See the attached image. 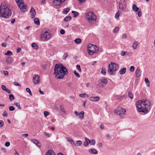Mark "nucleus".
<instances>
[{"label":"nucleus","mask_w":155,"mask_h":155,"mask_svg":"<svg viewBox=\"0 0 155 155\" xmlns=\"http://www.w3.org/2000/svg\"><path fill=\"white\" fill-rule=\"evenodd\" d=\"M137 110L139 112L147 114L151 108V104L148 100L145 99L137 101L136 104Z\"/></svg>","instance_id":"f257e3e1"},{"label":"nucleus","mask_w":155,"mask_h":155,"mask_svg":"<svg viewBox=\"0 0 155 155\" xmlns=\"http://www.w3.org/2000/svg\"><path fill=\"white\" fill-rule=\"evenodd\" d=\"M68 71L65 67L61 64H56L55 65L54 74L58 79L63 78L64 75L68 74Z\"/></svg>","instance_id":"f03ea898"},{"label":"nucleus","mask_w":155,"mask_h":155,"mask_svg":"<svg viewBox=\"0 0 155 155\" xmlns=\"http://www.w3.org/2000/svg\"><path fill=\"white\" fill-rule=\"evenodd\" d=\"M0 15L5 18H7L12 15L11 12L4 3H2L0 7Z\"/></svg>","instance_id":"7ed1b4c3"},{"label":"nucleus","mask_w":155,"mask_h":155,"mask_svg":"<svg viewBox=\"0 0 155 155\" xmlns=\"http://www.w3.org/2000/svg\"><path fill=\"white\" fill-rule=\"evenodd\" d=\"M118 65L116 63L111 62L109 65L108 71L111 75H114L115 72L118 69Z\"/></svg>","instance_id":"20e7f679"},{"label":"nucleus","mask_w":155,"mask_h":155,"mask_svg":"<svg viewBox=\"0 0 155 155\" xmlns=\"http://www.w3.org/2000/svg\"><path fill=\"white\" fill-rule=\"evenodd\" d=\"M85 17L89 22L93 21H95L97 19V16L93 12H87L85 13Z\"/></svg>","instance_id":"39448f33"},{"label":"nucleus","mask_w":155,"mask_h":155,"mask_svg":"<svg viewBox=\"0 0 155 155\" xmlns=\"http://www.w3.org/2000/svg\"><path fill=\"white\" fill-rule=\"evenodd\" d=\"M51 34L47 31L43 32L41 34L40 38L41 41H48L50 38Z\"/></svg>","instance_id":"423d86ee"},{"label":"nucleus","mask_w":155,"mask_h":155,"mask_svg":"<svg viewBox=\"0 0 155 155\" xmlns=\"http://www.w3.org/2000/svg\"><path fill=\"white\" fill-rule=\"evenodd\" d=\"M126 110L122 107H118L115 110L114 113L117 115H119L120 117H122L123 115L125 114Z\"/></svg>","instance_id":"0eeeda50"},{"label":"nucleus","mask_w":155,"mask_h":155,"mask_svg":"<svg viewBox=\"0 0 155 155\" xmlns=\"http://www.w3.org/2000/svg\"><path fill=\"white\" fill-rule=\"evenodd\" d=\"M98 82L100 87L103 88L107 84V80L105 78H103L99 80Z\"/></svg>","instance_id":"6e6552de"},{"label":"nucleus","mask_w":155,"mask_h":155,"mask_svg":"<svg viewBox=\"0 0 155 155\" xmlns=\"http://www.w3.org/2000/svg\"><path fill=\"white\" fill-rule=\"evenodd\" d=\"M126 5V3L125 0H120L119 4V9L124 12V9L125 8Z\"/></svg>","instance_id":"1a4fd4ad"},{"label":"nucleus","mask_w":155,"mask_h":155,"mask_svg":"<svg viewBox=\"0 0 155 155\" xmlns=\"http://www.w3.org/2000/svg\"><path fill=\"white\" fill-rule=\"evenodd\" d=\"M40 81V76L38 75L35 74L33 78V81L34 84H38Z\"/></svg>","instance_id":"9d476101"},{"label":"nucleus","mask_w":155,"mask_h":155,"mask_svg":"<svg viewBox=\"0 0 155 155\" xmlns=\"http://www.w3.org/2000/svg\"><path fill=\"white\" fill-rule=\"evenodd\" d=\"M18 6L22 12L24 11L26 9V6L25 5L23 2H20L19 4H18Z\"/></svg>","instance_id":"9b49d317"},{"label":"nucleus","mask_w":155,"mask_h":155,"mask_svg":"<svg viewBox=\"0 0 155 155\" xmlns=\"http://www.w3.org/2000/svg\"><path fill=\"white\" fill-rule=\"evenodd\" d=\"M141 71L139 68H138L135 71V76L137 78H138L141 75Z\"/></svg>","instance_id":"f8f14e48"},{"label":"nucleus","mask_w":155,"mask_h":155,"mask_svg":"<svg viewBox=\"0 0 155 155\" xmlns=\"http://www.w3.org/2000/svg\"><path fill=\"white\" fill-rule=\"evenodd\" d=\"M31 13V18H33L35 17L36 12L35 9L33 8H31L30 11Z\"/></svg>","instance_id":"ddd939ff"},{"label":"nucleus","mask_w":155,"mask_h":155,"mask_svg":"<svg viewBox=\"0 0 155 155\" xmlns=\"http://www.w3.org/2000/svg\"><path fill=\"white\" fill-rule=\"evenodd\" d=\"M100 98L98 96H96L95 97H91L89 98V100L93 102L97 101L99 100Z\"/></svg>","instance_id":"4468645a"},{"label":"nucleus","mask_w":155,"mask_h":155,"mask_svg":"<svg viewBox=\"0 0 155 155\" xmlns=\"http://www.w3.org/2000/svg\"><path fill=\"white\" fill-rule=\"evenodd\" d=\"M66 139L67 140L71 142V144L73 146H76V144L74 140L71 138L68 137H66Z\"/></svg>","instance_id":"2eb2a0df"},{"label":"nucleus","mask_w":155,"mask_h":155,"mask_svg":"<svg viewBox=\"0 0 155 155\" xmlns=\"http://www.w3.org/2000/svg\"><path fill=\"white\" fill-rule=\"evenodd\" d=\"M85 141L84 142L83 145L85 147H87L90 143L91 140L87 138H85Z\"/></svg>","instance_id":"dca6fc26"},{"label":"nucleus","mask_w":155,"mask_h":155,"mask_svg":"<svg viewBox=\"0 0 155 155\" xmlns=\"http://www.w3.org/2000/svg\"><path fill=\"white\" fill-rule=\"evenodd\" d=\"M13 59L12 57H8L6 60V62L8 64H10L13 62Z\"/></svg>","instance_id":"f3484780"},{"label":"nucleus","mask_w":155,"mask_h":155,"mask_svg":"<svg viewBox=\"0 0 155 155\" xmlns=\"http://www.w3.org/2000/svg\"><path fill=\"white\" fill-rule=\"evenodd\" d=\"M88 152L90 153L93 154H97L98 153L97 151L94 149H91L89 150Z\"/></svg>","instance_id":"a211bd4d"},{"label":"nucleus","mask_w":155,"mask_h":155,"mask_svg":"<svg viewBox=\"0 0 155 155\" xmlns=\"http://www.w3.org/2000/svg\"><path fill=\"white\" fill-rule=\"evenodd\" d=\"M45 155H55L54 152L51 150H48L45 154Z\"/></svg>","instance_id":"6ab92c4d"},{"label":"nucleus","mask_w":155,"mask_h":155,"mask_svg":"<svg viewBox=\"0 0 155 155\" xmlns=\"http://www.w3.org/2000/svg\"><path fill=\"white\" fill-rule=\"evenodd\" d=\"M31 141L33 142L34 143L37 145L38 147H40V145H38L40 143L39 141L37 140L33 139L31 140Z\"/></svg>","instance_id":"aec40b11"},{"label":"nucleus","mask_w":155,"mask_h":155,"mask_svg":"<svg viewBox=\"0 0 155 155\" xmlns=\"http://www.w3.org/2000/svg\"><path fill=\"white\" fill-rule=\"evenodd\" d=\"M126 68H123L120 70L119 72L120 74H123L126 73Z\"/></svg>","instance_id":"412c9836"},{"label":"nucleus","mask_w":155,"mask_h":155,"mask_svg":"<svg viewBox=\"0 0 155 155\" xmlns=\"http://www.w3.org/2000/svg\"><path fill=\"white\" fill-rule=\"evenodd\" d=\"M54 4L55 5H59L61 3L60 0H54Z\"/></svg>","instance_id":"4be33fe9"},{"label":"nucleus","mask_w":155,"mask_h":155,"mask_svg":"<svg viewBox=\"0 0 155 155\" xmlns=\"http://www.w3.org/2000/svg\"><path fill=\"white\" fill-rule=\"evenodd\" d=\"M84 112L83 111H81L79 114L78 116H79V118L81 120H82L84 119Z\"/></svg>","instance_id":"5701e85b"},{"label":"nucleus","mask_w":155,"mask_h":155,"mask_svg":"<svg viewBox=\"0 0 155 155\" xmlns=\"http://www.w3.org/2000/svg\"><path fill=\"white\" fill-rule=\"evenodd\" d=\"M132 10L134 12H137L138 11L139 8L137 7L135 4H133L132 6Z\"/></svg>","instance_id":"b1692460"},{"label":"nucleus","mask_w":155,"mask_h":155,"mask_svg":"<svg viewBox=\"0 0 155 155\" xmlns=\"http://www.w3.org/2000/svg\"><path fill=\"white\" fill-rule=\"evenodd\" d=\"M87 50L89 54L91 55H92L95 53L94 50H91L89 48H87Z\"/></svg>","instance_id":"393cba45"},{"label":"nucleus","mask_w":155,"mask_h":155,"mask_svg":"<svg viewBox=\"0 0 155 155\" xmlns=\"http://www.w3.org/2000/svg\"><path fill=\"white\" fill-rule=\"evenodd\" d=\"M32 47L34 49L37 50L38 49V45L35 43H33L31 44Z\"/></svg>","instance_id":"a878e982"},{"label":"nucleus","mask_w":155,"mask_h":155,"mask_svg":"<svg viewBox=\"0 0 155 155\" xmlns=\"http://www.w3.org/2000/svg\"><path fill=\"white\" fill-rule=\"evenodd\" d=\"M138 45V43L137 42H134L132 45V48L134 49H136Z\"/></svg>","instance_id":"bb28decb"},{"label":"nucleus","mask_w":155,"mask_h":155,"mask_svg":"<svg viewBox=\"0 0 155 155\" xmlns=\"http://www.w3.org/2000/svg\"><path fill=\"white\" fill-rule=\"evenodd\" d=\"M34 23L37 25H40V21L39 19L38 18H36L34 19Z\"/></svg>","instance_id":"cd10ccee"},{"label":"nucleus","mask_w":155,"mask_h":155,"mask_svg":"<svg viewBox=\"0 0 155 155\" xmlns=\"http://www.w3.org/2000/svg\"><path fill=\"white\" fill-rule=\"evenodd\" d=\"M71 17L69 16H66L64 19L65 21H68L71 19Z\"/></svg>","instance_id":"c85d7f7f"},{"label":"nucleus","mask_w":155,"mask_h":155,"mask_svg":"<svg viewBox=\"0 0 155 155\" xmlns=\"http://www.w3.org/2000/svg\"><path fill=\"white\" fill-rule=\"evenodd\" d=\"M145 81L146 83V84L148 87L150 86V82L148 80V78H145Z\"/></svg>","instance_id":"c756f323"},{"label":"nucleus","mask_w":155,"mask_h":155,"mask_svg":"<svg viewBox=\"0 0 155 155\" xmlns=\"http://www.w3.org/2000/svg\"><path fill=\"white\" fill-rule=\"evenodd\" d=\"M72 13L73 15V16L74 18H76L77 17L78 15V13L76 11H72Z\"/></svg>","instance_id":"7c9ffc66"},{"label":"nucleus","mask_w":155,"mask_h":155,"mask_svg":"<svg viewBox=\"0 0 155 155\" xmlns=\"http://www.w3.org/2000/svg\"><path fill=\"white\" fill-rule=\"evenodd\" d=\"M75 42L77 44L80 43L81 42V39L80 38H76L74 40Z\"/></svg>","instance_id":"2f4dec72"},{"label":"nucleus","mask_w":155,"mask_h":155,"mask_svg":"<svg viewBox=\"0 0 155 155\" xmlns=\"http://www.w3.org/2000/svg\"><path fill=\"white\" fill-rule=\"evenodd\" d=\"M9 99L11 101H12L15 99V97L12 94H10L9 95Z\"/></svg>","instance_id":"473e14b6"},{"label":"nucleus","mask_w":155,"mask_h":155,"mask_svg":"<svg viewBox=\"0 0 155 155\" xmlns=\"http://www.w3.org/2000/svg\"><path fill=\"white\" fill-rule=\"evenodd\" d=\"M14 105L16 106L19 109H21V107L20 106V104L18 102H15Z\"/></svg>","instance_id":"72a5a7b5"},{"label":"nucleus","mask_w":155,"mask_h":155,"mask_svg":"<svg viewBox=\"0 0 155 155\" xmlns=\"http://www.w3.org/2000/svg\"><path fill=\"white\" fill-rule=\"evenodd\" d=\"M12 51H7L6 53H5V55H12Z\"/></svg>","instance_id":"f704fd0d"},{"label":"nucleus","mask_w":155,"mask_h":155,"mask_svg":"<svg viewBox=\"0 0 155 155\" xmlns=\"http://www.w3.org/2000/svg\"><path fill=\"white\" fill-rule=\"evenodd\" d=\"M26 90L27 92H28L29 93V94L30 96H32V93L31 92L30 88H27L26 89Z\"/></svg>","instance_id":"c9c22d12"},{"label":"nucleus","mask_w":155,"mask_h":155,"mask_svg":"<svg viewBox=\"0 0 155 155\" xmlns=\"http://www.w3.org/2000/svg\"><path fill=\"white\" fill-rule=\"evenodd\" d=\"M93 47H94V52H97L98 50L99 49H98V48L96 46V45H95V46H93Z\"/></svg>","instance_id":"e433bc0d"},{"label":"nucleus","mask_w":155,"mask_h":155,"mask_svg":"<svg viewBox=\"0 0 155 155\" xmlns=\"http://www.w3.org/2000/svg\"><path fill=\"white\" fill-rule=\"evenodd\" d=\"M119 30V28L118 27H116L113 30V32L114 33L118 32Z\"/></svg>","instance_id":"4c0bfd02"},{"label":"nucleus","mask_w":155,"mask_h":155,"mask_svg":"<svg viewBox=\"0 0 155 155\" xmlns=\"http://www.w3.org/2000/svg\"><path fill=\"white\" fill-rule=\"evenodd\" d=\"M74 73L75 75L78 78H79L80 77V75L79 74L78 72H77L75 70L74 71Z\"/></svg>","instance_id":"58836bf2"},{"label":"nucleus","mask_w":155,"mask_h":155,"mask_svg":"<svg viewBox=\"0 0 155 155\" xmlns=\"http://www.w3.org/2000/svg\"><path fill=\"white\" fill-rule=\"evenodd\" d=\"M70 9L69 8H67L66 9L63 11V13L64 14H67L69 12Z\"/></svg>","instance_id":"ea45409f"},{"label":"nucleus","mask_w":155,"mask_h":155,"mask_svg":"<svg viewBox=\"0 0 155 155\" xmlns=\"http://www.w3.org/2000/svg\"><path fill=\"white\" fill-rule=\"evenodd\" d=\"M101 73L104 75L106 74V71L104 68H102L101 71Z\"/></svg>","instance_id":"a19ab883"},{"label":"nucleus","mask_w":155,"mask_h":155,"mask_svg":"<svg viewBox=\"0 0 155 155\" xmlns=\"http://www.w3.org/2000/svg\"><path fill=\"white\" fill-rule=\"evenodd\" d=\"M95 141L93 139V140H91V142H90V144L91 145H94L95 144Z\"/></svg>","instance_id":"79ce46f5"},{"label":"nucleus","mask_w":155,"mask_h":155,"mask_svg":"<svg viewBox=\"0 0 155 155\" xmlns=\"http://www.w3.org/2000/svg\"><path fill=\"white\" fill-rule=\"evenodd\" d=\"M76 144L78 146H80L82 144V143L81 141L78 140L76 142Z\"/></svg>","instance_id":"37998d69"},{"label":"nucleus","mask_w":155,"mask_h":155,"mask_svg":"<svg viewBox=\"0 0 155 155\" xmlns=\"http://www.w3.org/2000/svg\"><path fill=\"white\" fill-rule=\"evenodd\" d=\"M9 110L11 111L14 110H15L14 107L12 106H9Z\"/></svg>","instance_id":"c03bdc74"},{"label":"nucleus","mask_w":155,"mask_h":155,"mask_svg":"<svg viewBox=\"0 0 155 155\" xmlns=\"http://www.w3.org/2000/svg\"><path fill=\"white\" fill-rule=\"evenodd\" d=\"M76 68L78 70L79 72H81V67L80 65H76Z\"/></svg>","instance_id":"a18cd8bd"},{"label":"nucleus","mask_w":155,"mask_h":155,"mask_svg":"<svg viewBox=\"0 0 155 155\" xmlns=\"http://www.w3.org/2000/svg\"><path fill=\"white\" fill-rule=\"evenodd\" d=\"M128 96L130 98L132 99L133 98L134 96L132 93L130 92H129L128 93Z\"/></svg>","instance_id":"49530a36"},{"label":"nucleus","mask_w":155,"mask_h":155,"mask_svg":"<svg viewBox=\"0 0 155 155\" xmlns=\"http://www.w3.org/2000/svg\"><path fill=\"white\" fill-rule=\"evenodd\" d=\"M68 56V54L67 53H65L63 56V59H65Z\"/></svg>","instance_id":"de8ad7c7"},{"label":"nucleus","mask_w":155,"mask_h":155,"mask_svg":"<svg viewBox=\"0 0 155 155\" xmlns=\"http://www.w3.org/2000/svg\"><path fill=\"white\" fill-rule=\"evenodd\" d=\"M4 125V123L3 120H0V127H1L3 126Z\"/></svg>","instance_id":"09e8293b"},{"label":"nucleus","mask_w":155,"mask_h":155,"mask_svg":"<svg viewBox=\"0 0 155 155\" xmlns=\"http://www.w3.org/2000/svg\"><path fill=\"white\" fill-rule=\"evenodd\" d=\"M134 70V67L133 66H131L130 67V71L131 72H133Z\"/></svg>","instance_id":"8fccbe9b"},{"label":"nucleus","mask_w":155,"mask_h":155,"mask_svg":"<svg viewBox=\"0 0 155 155\" xmlns=\"http://www.w3.org/2000/svg\"><path fill=\"white\" fill-rule=\"evenodd\" d=\"M49 114V113L48 112L45 111L44 112V115L45 117H46Z\"/></svg>","instance_id":"3c124183"},{"label":"nucleus","mask_w":155,"mask_h":155,"mask_svg":"<svg viewBox=\"0 0 155 155\" xmlns=\"http://www.w3.org/2000/svg\"><path fill=\"white\" fill-rule=\"evenodd\" d=\"M90 46H89L88 48H89V49H91V50H94V47H93V46H95V45H93V44H90Z\"/></svg>","instance_id":"603ef678"},{"label":"nucleus","mask_w":155,"mask_h":155,"mask_svg":"<svg viewBox=\"0 0 155 155\" xmlns=\"http://www.w3.org/2000/svg\"><path fill=\"white\" fill-rule=\"evenodd\" d=\"M138 16L139 17H140L142 15V12L140 11H140H138Z\"/></svg>","instance_id":"864d4df0"},{"label":"nucleus","mask_w":155,"mask_h":155,"mask_svg":"<svg viewBox=\"0 0 155 155\" xmlns=\"http://www.w3.org/2000/svg\"><path fill=\"white\" fill-rule=\"evenodd\" d=\"M15 1L17 3L18 5V4H19L20 2H23L22 0H15Z\"/></svg>","instance_id":"5fc2aeb1"},{"label":"nucleus","mask_w":155,"mask_h":155,"mask_svg":"<svg viewBox=\"0 0 155 155\" xmlns=\"http://www.w3.org/2000/svg\"><path fill=\"white\" fill-rule=\"evenodd\" d=\"M3 116L4 117H7L8 114L6 111H4L3 114Z\"/></svg>","instance_id":"6e6d98bb"},{"label":"nucleus","mask_w":155,"mask_h":155,"mask_svg":"<svg viewBox=\"0 0 155 155\" xmlns=\"http://www.w3.org/2000/svg\"><path fill=\"white\" fill-rule=\"evenodd\" d=\"M1 87L2 89L4 91H5L6 89L7 88H6L5 86L3 85H2Z\"/></svg>","instance_id":"4d7b16f0"},{"label":"nucleus","mask_w":155,"mask_h":155,"mask_svg":"<svg viewBox=\"0 0 155 155\" xmlns=\"http://www.w3.org/2000/svg\"><path fill=\"white\" fill-rule=\"evenodd\" d=\"M119 12H117L116 14H115V18H119V15H120V14H119Z\"/></svg>","instance_id":"13d9d810"},{"label":"nucleus","mask_w":155,"mask_h":155,"mask_svg":"<svg viewBox=\"0 0 155 155\" xmlns=\"http://www.w3.org/2000/svg\"><path fill=\"white\" fill-rule=\"evenodd\" d=\"M60 33L61 34L63 35L65 33V31L64 29H62L61 30Z\"/></svg>","instance_id":"bf43d9fd"},{"label":"nucleus","mask_w":155,"mask_h":155,"mask_svg":"<svg viewBox=\"0 0 155 155\" xmlns=\"http://www.w3.org/2000/svg\"><path fill=\"white\" fill-rule=\"evenodd\" d=\"M10 143L8 142H7L5 143V145L6 147H8L10 146Z\"/></svg>","instance_id":"052dcab7"},{"label":"nucleus","mask_w":155,"mask_h":155,"mask_svg":"<svg viewBox=\"0 0 155 155\" xmlns=\"http://www.w3.org/2000/svg\"><path fill=\"white\" fill-rule=\"evenodd\" d=\"M60 109L61 110L64 112H65L64 111V107L62 105H61L60 106Z\"/></svg>","instance_id":"680f3d73"},{"label":"nucleus","mask_w":155,"mask_h":155,"mask_svg":"<svg viewBox=\"0 0 155 155\" xmlns=\"http://www.w3.org/2000/svg\"><path fill=\"white\" fill-rule=\"evenodd\" d=\"M102 146V144L101 143H99L97 144V146L99 147H101Z\"/></svg>","instance_id":"e2e57ef3"},{"label":"nucleus","mask_w":155,"mask_h":155,"mask_svg":"<svg viewBox=\"0 0 155 155\" xmlns=\"http://www.w3.org/2000/svg\"><path fill=\"white\" fill-rule=\"evenodd\" d=\"M86 94L84 93V94H80L79 95V96H80V97H85L86 96Z\"/></svg>","instance_id":"0e129e2a"},{"label":"nucleus","mask_w":155,"mask_h":155,"mask_svg":"<svg viewBox=\"0 0 155 155\" xmlns=\"http://www.w3.org/2000/svg\"><path fill=\"white\" fill-rule=\"evenodd\" d=\"M14 84L16 86H21L17 82H15L14 83Z\"/></svg>","instance_id":"69168bd1"},{"label":"nucleus","mask_w":155,"mask_h":155,"mask_svg":"<svg viewBox=\"0 0 155 155\" xmlns=\"http://www.w3.org/2000/svg\"><path fill=\"white\" fill-rule=\"evenodd\" d=\"M44 134L46 136L48 137H50V136L49 134L47 132H44Z\"/></svg>","instance_id":"338daca9"},{"label":"nucleus","mask_w":155,"mask_h":155,"mask_svg":"<svg viewBox=\"0 0 155 155\" xmlns=\"http://www.w3.org/2000/svg\"><path fill=\"white\" fill-rule=\"evenodd\" d=\"M100 128L101 129H104V125L102 124H101L100 126Z\"/></svg>","instance_id":"774afa93"}]
</instances>
